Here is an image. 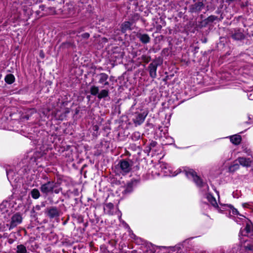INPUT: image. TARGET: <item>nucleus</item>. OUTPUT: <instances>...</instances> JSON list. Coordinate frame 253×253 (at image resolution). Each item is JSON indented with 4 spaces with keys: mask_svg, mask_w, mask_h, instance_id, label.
I'll return each mask as SVG.
<instances>
[{
    "mask_svg": "<svg viewBox=\"0 0 253 253\" xmlns=\"http://www.w3.org/2000/svg\"><path fill=\"white\" fill-rule=\"evenodd\" d=\"M206 198L211 204L218 211L221 213H224L225 211L229 212V213H232L234 215H237L235 219L236 222L241 224V222H245L246 224V228L244 229H241L239 237L240 238L241 242H245L246 240L242 239L241 236H249V234L253 235V226L252 223L245 216L240 214L238 210L234 208L231 205H220L218 206L215 198L211 194L208 193L206 194Z\"/></svg>",
    "mask_w": 253,
    "mask_h": 253,
    "instance_id": "nucleus-1",
    "label": "nucleus"
},
{
    "mask_svg": "<svg viewBox=\"0 0 253 253\" xmlns=\"http://www.w3.org/2000/svg\"><path fill=\"white\" fill-rule=\"evenodd\" d=\"M15 205V203L12 200H5L0 204V232L5 230L6 226L4 223L9 221L10 216L13 211ZM2 237H6L7 234H0V238Z\"/></svg>",
    "mask_w": 253,
    "mask_h": 253,
    "instance_id": "nucleus-2",
    "label": "nucleus"
},
{
    "mask_svg": "<svg viewBox=\"0 0 253 253\" xmlns=\"http://www.w3.org/2000/svg\"><path fill=\"white\" fill-rule=\"evenodd\" d=\"M184 172L185 175L189 179L193 180L198 187L202 188L203 191L208 190L209 186L207 184L197 175L195 171L192 169H186L184 170Z\"/></svg>",
    "mask_w": 253,
    "mask_h": 253,
    "instance_id": "nucleus-3",
    "label": "nucleus"
},
{
    "mask_svg": "<svg viewBox=\"0 0 253 253\" xmlns=\"http://www.w3.org/2000/svg\"><path fill=\"white\" fill-rule=\"evenodd\" d=\"M58 184L54 181H48L46 183L41 185L40 189L42 193L47 194L48 193L54 192L56 194L60 192V188H57Z\"/></svg>",
    "mask_w": 253,
    "mask_h": 253,
    "instance_id": "nucleus-4",
    "label": "nucleus"
},
{
    "mask_svg": "<svg viewBox=\"0 0 253 253\" xmlns=\"http://www.w3.org/2000/svg\"><path fill=\"white\" fill-rule=\"evenodd\" d=\"M160 168L161 171L165 176H174L181 172V169H178L175 171H173L169 165L164 162H160Z\"/></svg>",
    "mask_w": 253,
    "mask_h": 253,
    "instance_id": "nucleus-5",
    "label": "nucleus"
},
{
    "mask_svg": "<svg viewBox=\"0 0 253 253\" xmlns=\"http://www.w3.org/2000/svg\"><path fill=\"white\" fill-rule=\"evenodd\" d=\"M11 218V221L10 224L7 222H4V225L6 226L5 230L7 227L9 228V230L15 227L17 225L20 224L22 221V217L20 213H17L12 215Z\"/></svg>",
    "mask_w": 253,
    "mask_h": 253,
    "instance_id": "nucleus-6",
    "label": "nucleus"
},
{
    "mask_svg": "<svg viewBox=\"0 0 253 253\" xmlns=\"http://www.w3.org/2000/svg\"><path fill=\"white\" fill-rule=\"evenodd\" d=\"M119 165L121 170V172L123 174L129 172L131 169L132 165L129 162L125 160L121 161Z\"/></svg>",
    "mask_w": 253,
    "mask_h": 253,
    "instance_id": "nucleus-7",
    "label": "nucleus"
},
{
    "mask_svg": "<svg viewBox=\"0 0 253 253\" xmlns=\"http://www.w3.org/2000/svg\"><path fill=\"white\" fill-rule=\"evenodd\" d=\"M148 115V113L146 112H143L141 113H136L135 118L133 119V122L135 125H140L142 124L146 116Z\"/></svg>",
    "mask_w": 253,
    "mask_h": 253,
    "instance_id": "nucleus-8",
    "label": "nucleus"
},
{
    "mask_svg": "<svg viewBox=\"0 0 253 253\" xmlns=\"http://www.w3.org/2000/svg\"><path fill=\"white\" fill-rule=\"evenodd\" d=\"M46 212L50 218L58 217L60 215V211L56 207L49 208Z\"/></svg>",
    "mask_w": 253,
    "mask_h": 253,
    "instance_id": "nucleus-9",
    "label": "nucleus"
},
{
    "mask_svg": "<svg viewBox=\"0 0 253 253\" xmlns=\"http://www.w3.org/2000/svg\"><path fill=\"white\" fill-rule=\"evenodd\" d=\"M237 160L241 166L245 167H250L252 162V159L251 158L239 157Z\"/></svg>",
    "mask_w": 253,
    "mask_h": 253,
    "instance_id": "nucleus-10",
    "label": "nucleus"
},
{
    "mask_svg": "<svg viewBox=\"0 0 253 253\" xmlns=\"http://www.w3.org/2000/svg\"><path fill=\"white\" fill-rule=\"evenodd\" d=\"M104 210L106 213L113 215L117 209L114 208V205L111 203L106 204L104 207Z\"/></svg>",
    "mask_w": 253,
    "mask_h": 253,
    "instance_id": "nucleus-11",
    "label": "nucleus"
},
{
    "mask_svg": "<svg viewBox=\"0 0 253 253\" xmlns=\"http://www.w3.org/2000/svg\"><path fill=\"white\" fill-rule=\"evenodd\" d=\"M40 9L42 11H45L42 15L53 14L56 13L55 9L52 7H45L44 5H42L40 6Z\"/></svg>",
    "mask_w": 253,
    "mask_h": 253,
    "instance_id": "nucleus-12",
    "label": "nucleus"
},
{
    "mask_svg": "<svg viewBox=\"0 0 253 253\" xmlns=\"http://www.w3.org/2000/svg\"><path fill=\"white\" fill-rule=\"evenodd\" d=\"M157 64L156 62H153L150 64V74L152 78H154L156 75V69Z\"/></svg>",
    "mask_w": 253,
    "mask_h": 253,
    "instance_id": "nucleus-13",
    "label": "nucleus"
},
{
    "mask_svg": "<svg viewBox=\"0 0 253 253\" xmlns=\"http://www.w3.org/2000/svg\"><path fill=\"white\" fill-rule=\"evenodd\" d=\"M231 142L235 145L240 144L241 141V136L238 134H235L230 137Z\"/></svg>",
    "mask_w": 253,
    "mask_h": 253,
    "instance_id": "nucleus-14",
    "label": "nucleus"
},
{
    "mask_svg": "<svg viewBox=\"0 0 253 253\" xmlns=\"http://www.w3.org/2000/svg\"><path fill=\"white\" fill-rule=\"evenodd\" d=\"M217 81H222V82L218 83L221 85V87L215 86H212V87H210V90L216 89L220 88H230V87H231V86H228L229 84L227 83H224V81H226L227 80H217Z\"/></svg>",
    "mask_w": 253,
    "mask_h": 253,
    "instance_id": "nucleus-15",
    "label": "nucleus"
},
{
    "mask_svg": "<svg viewBox=\"0 0 253 253\" xmlns=\"http://www.w3.org/2000/svg\"><path fill=\"white\" fill-rule=\"evenodd\" d=\"M132 24L128 22V21H126L124 22L121 26V30L123 33H125L126 31L128 30H130V27L131 26Z\"/></svg>",
    "mask_w": 253,
    "mask_h": 253,
    "instance_id": "nucleus-16",
    "label": "nucleus"
},
{
    "mask_svg": "<svg viewBox=\"0 0 253 253\" xmlns=\"http://www.w3.org/2000/svg\"><path fill=\"white\" fill-rule=\"evenodd\" d=\"M138 37L141 42L144 43H147L150 42V37L147 34H140Z\"/></svg>",
    "mask_w": 253,
    "mask_h": 253,
    "instance_id": "nucleus-17",
    "label": "nucleus"
},
{
    "mask_svg": "<svg viewBox=\"0 0 253 253\" xmlns=\"http://www.w3.org/2000/svg\"><path fill=\"white\" fill-rule=\"evenodd\" d=\"M67 10H68V12H65V13H64L65 16H71L74 15V13L72 5H69L68 6H65L64 10L66 11Z\"/></svg>",
    "mask_w": 253,
    "mask_h": 253,
    "instance_id": "nucleus-18",
    "label": "nucleus"
},
{
    "mask_svg": "<svg viewBox=\"0 0 253 253\" xmlns=\"http://www.w3.org/2000/svg\"><path fill=\"white\" fill-rule=\"evenodd\" d=\"M250 81V82L246 83V85L244 87L246 91H250L253 90V80Z\"/></svg>",
    "mask_w": 253,
    "mask_h": 253,
    "instance_id": "nucleus-19",
    "label": "nucleus"
},
{
    "mask_svg": "<svg viewBox=\"0 0 253 253\" xmlns=\"http://www.w3.org/2000/svg\"><path fill=\"white\" fill-rule=\"evenodd\" d=\"M16 253H27V251L23 245H19L16 248Z\"/></svg>",
    "mask_w": 253,
    "mask_h": 253,
    "instance_id": "nucleus-20",
    "label": "nucleus"
},
{
    "mask_svg": "<svg viewBox=\"0 0 253 253\" xmlns=\"http://www.w3.org/2000/svg\"><path fill=\"white\" fill-rule=\"evenodd\" d=\"M239 165L237 163H234L228 168V171L229 172H234L239 169Z\"/></svg>",
    "mask_w": 253,
    "mask_h": 253,
    "instance_id": "nucleus-21",
    "label": "nucleus"
},
{
    "mask_svg": "<svg viewBox=\"0 0 253 253\" xmlns=\"http://www.w3.org/2000/svg\"><path fill=\"white\" fill-rule=\"evenodd\" d=\"M32 197L35 199L39 198L40 193L39 191L37 189H33L31 192Z\"/></svg>",
    "mask_w": 253,
    "mask_h": 253,
    "instance_id": "nucleus-22",
    "label": "nucleus"
},
{
    "mask_svg": "<svg viewBox=\"0 0 253 253\" xmlns=\"http://www.w3.org/2000/svg\"><path fill=\"white\" fill-rule=\"evenodd\" d=\"M108 95V91L105 90H102L101 92L98 93V97L100 99L106 97Z\"/></svg>",
    "mask_w": 253,
    "mask_h": 253,
    "instance_id": "nucleus-23",
    "label": "nucleus"
},
{
    "mask_svg": "<svg viewBox=\"0 0 253 253\" xmlns=\"http://www.w3.org/2000/svg\"><path fill=\"white\" fill-rule=\"evenodd\" d=\"M98 88L96 86H92L90 88V93L92 95H96L98 93Z\"/></svg>",
    "mask_w": 253,
    "mask_h": 253,
    "instance_id": "nucleus-24",
    "label": "nucleus"
},
{
    "mask_svg": "<svg viewBox=\"0 0 253 253\" xmlns=\"http://www.w3.org/2000/svg\"><path fill=\"white\" fill-rule=\"evenodd\" d=\"M132 191V183H128L126 188L125 190V193H130Z\"/></svg>",
    "mask_w": 253,
    "mask_h": 253,
    "instance_id": "nucleus-25",
    "label": "nucleus"
},
{
    "mask_svg": "<svg viewBox=\"0 0 253 253\" xmlns=\"http://www.w3.org/2000/svg\"><path fill=\"white\" fill-rule=\"evenodd\" d=\"M13 172L12 170H6L7 177L9 181L13 178Z\"/></svg>",
    "mask_w": 253,
    "mask_h": 253,
    "instance_id": "nucleus-26",
    "label": "nucleus"
},
{
    "mask_svg": "<svg viewBox=\"0 0 253 253\" xmlns=\"http://www.w3.org/2000/svg\"><path fill=\"white\" fill-rule=\"evenodd\" d=\"M233 38L236 40H241L244 38V35L242 33H236L233 35Z\"/></svg>",
    "mask_w": 253,
    "mask_h": 253,
    "instance_id": "nucleus-27",
    "label": "nucleus"
},
{
    "mask_svg": "<svg viewBox=\"0 0 253 253\" xmlns=\"http://www.w3.org/2000/svg\"><path fill=\"white\" fill-rule=\"evenodd\" d=\"M4 79L6 80H11V79H15L14 76L11 74H7L5 77Z\"/></svg>",
    "mask_w": 253,
    "mask_h": 253,
    "instance_id": "nucleus-28",
    "label": "nucleus"
},
{
    "mask_svg": "<svg viewBox=\"0 0 253 253\" xmlns=\"http://www.w3.org/2000/svg\"><path fill=\"white\" fill-rule=\"evenodd\" d=\"M244 151L245 153H247L249 156L252 155V152L250 149H248L246 148L244 149Z\"/></svg>",
    "mask_w": 253,
    "mask_h": 253,
    "instance_id": "nucleus-29",
    "label": "nucleus"
},
{
    "mask_svg": "<svg viewBox=\"0 0 253 253\" xmlns=\"http://www.w3.org/2000/svg\"><path fill=\"white\" fill-rule=\"evenodd\" d=\"M82 37L84 39H88L89 37V34L87 33H84L82 35Z\"/></svg>",
    "mask_w": 253,
    "mask_h": 253,
    "instance_id": "nucleus-30",
    "label": "nucleus"
},
{
    "mask_svg": "<svg viewBox=\"0 0 253 253\" xmlns=\"http://www.w3.org/2000/svg\"><path fill=\"white\" fill-rule=\"evenodd\" d=\"M245 248L246 249H247V250H252L253 249V246H251V245H250V246H247V247H245Z\"/></svg>",
    "mask_w": 253,
    "mask_h": 253,
    "instance_id": "nucleus-31",
    "label": "nucleus"
},
{
    "mask_svg": "<svg viewBox=\"0 0 253 253\" xmlns=\"http://www.w3.org/2000/svg\"><path fill=\"white\" fill-rule=\"evenodd\" d=\"M6 82V83H7L8 84H12L14 80H5Z\"/></svg>",
    "mask_w": 253,
    "mask_h": 253,
    "instance_id": "nucleus-32",
    "label": "nucleus"
},
{
    "mask_svg": "<svg viewBox=\"0 0 253 253\" xmlns=\"http://www.w3.org/2000/svg\"><path fill=\"white\" fill-rule=\"evenodd\" d=\"M134 135H136L138 138L140 137V134L139 132H135Z\"/></svg>",
    "mask_w": 253,
    "mask_h": 253,
    "instance_id": "nucleus-33",
    "label": "nucleus"
},
{
    "mask_svg": "<svg viewBox=\"0 0 253 253\" xmlns=\"http://www.w3.org/2000/svg\"><path fill=\"white\" fill-rule=\"evenodd\" d=\"M65 116H66V114H64L63 116L59 117V119H60V120H63V118H64V117H65Z\"/></svg>",
    "mask_w": 253,
    "mask_h": 253,
    "instance_id": "nucleus-34",
    "label": "nucleus"
},
{
    "mask_svg": "<svg viewBox=\"0 0 253 253\" xmlns=\"http://www.w3.org/2000/svg\"><path fill=\"white\" fill-rule=\"evenodd\" d=\"M247 205H248L247 204L244 203V204H243V206L244 207H247Z\"/></svg>",
    "mask_w": 253,
    "mask_h": 253,
    "instance_id": "nucleus-35",
    "label": "nucleus"
},
{
    "mask_svg": "<svg viewBox=\"0 0 253 253\" xmlns=\"http://www.w3.org/2000/svg\"><path fill=\"white\" fill-rule=\"evenodd\" d=\"M31 111H32V112H34L35 111V110H34V109H32V110H31Z\"/></svg>",
    "mask_w": 253,
    "mask_h": 253,
    "instance_id": "nucleus-36",
    "label": "nucleus"
},
{
    "mask_svg": "<svg viewBox=\"0 0 253 253\" xmlns=\"http://www.w3.org/2000/svg\"><path fill=\"white\" fill-rule=\"evenodd\" d=\"M26 118L27 120L29 119V117H26Z\"/></svg>",
    "mask_w": 253,
    "mask_h": 253,
    "instance_id": "nucleus-37",
    "label": "nucleus"
},
{
    "mask_svg": "<svg viewBox=\"0 0 253 253\" xmlns=\"http://www.w3.org/2000/svg\"><path fill=\"white\" fill-rule=\"evenodd\" d=\"M66 113H69V111H66Z\"/></svg>",
    "mask_w": 253,
    "mask_h": 253,
    "instance_id": "nucleus-38",
    "label": "nucleus"
}]
</instances>
